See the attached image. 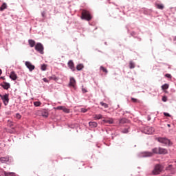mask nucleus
Wrapping results in <instances>:
<instances>
[{"mask_svg": "<svg viewBox=\"0 0 176 176\" xmlns=\"http://www.w3.org/2000/svg\"><path fill=\"white\" fill-rule=\"evenodd\" d=\"M81 19L82 20H86L87 21H90V20H91L92 19L90 12L86 10H82V12L81 13Z\"/></svg>", "mask_w": 176, "mask_h": 176, "instance_id": "f257e3e1", "label": "nucleus"}, {"mask_svg": "<svg viewBox=\"0 0 176 176\" xmlns=\"http://www.w3.org/2000/svg\"><path fill=\"white\" fill-rule=\"evenodd\" d=\"M164 167L159 164L154 166V169L152 170L153 175H159L162 171H163Z\"/></svg>", "mask_w": 176, "mask_h": 176, "instance_id": "f03ea898", "label": "nucleus"}, {"mask_svg": "<svg viewBox=\"0 0 176 176\" xmlns=\"http://www.w3.org/2000/svg\"><path fill=\"white\" fill-rule=\"evenodd\" d=\"M152 152H144L143 153V156L144 157H149L151 156H153V153H155L156 155H160V147L153 148Z\"/></svg>", "mask_w": 176, "mask_h": 176, "instance_id": "7ed1b4c3", "label": "nucleus"}, {"mask_svg": "<svg viewBox=\"0 0 176 176\" xmlns=\"http://www.w3.org/2000/svg\"><path fill=\"white\" fill-rule=\"evenodd\" d=\"M157 141L161 144H164V145H171V142L166 138L159 137L157 138Z\"/></svg>", "mask_w": 176, "mask_h": 176, "instance_id": "20e7f679", "label": "nucleus"}, {"mask_svg": "<svg viewBox=\"0 0 176 176\" xmlns=\"http://www.w3.org/2000/svg\"><path fill=\"white\" fill-rule=\"evenodd\" d=\"M0 98H1L4 105H8L9 104V95L6 94L5 95H0Z\"/></svg>", "mask_w": 176, "mask_h": 176, "instance_id": "39448f33", "label": "nucleus"}, {"mask_svg": "<svg viewBox=\"0 0 176 176\" xmlns=\"http://www.w3.org/2000/svg\"><path fill=\"white\" fill-rule=\"evenodd\" d=\"M35 50L38 52V53H41V54H43V45L41 43H38L35 45Z\"/></svg>", "mask_w": 176, "mask_h": 176, "instance_id": "423d86ee", "label": "nucleus"}, {"mask_svg": "<svg viewBox=\"0 0 176 176\" xmlns=\"http://www.w3.org/2000/svg\"><path fill=\"white\" fill-rule=\"evenodd\" d=\"M38 115H40V116H43V118H48L49 111H47V110H40L38 111Z\"/></svg>", "mask_w": 176, "mask_h": 176, "instance_id": "0eeeda50", "label": "nucleus"}, {"mask_svg": "<svg viewBox=\"0 0 176 176\" xmlns=\"http://www.w3.org/2000/svg\"><path fill=\"white\" fill-rule=\"evenodd\" d=\"M144 133L146 134H153V133H155V129L153 127L146 126L144 129Z\"/></svg>", "mask_w": 176, "mask_h": 176, "instance_id": "6e6552de", "label": "nucleus"}, {"mask_svg": "<svg viewBox=\"0 0 176 176\" xmlns=\"http://www.w3.org/2000/svg\"><path fill=\"white\" fill-rule=\"evenodd\" d=\"M69 86V87H74V89H75V86H76V80L74 77L70 78Z\"/></svg>", "mask_w": 176, "mask_h": 176, "instance_id": "1a4fd4ad", "label": "nucleus"}, {"mask_svg": "<svg viewBox=\"0 0 176 176\" xmlns=\"http://www.w3.org/2000/svg\"><path fill=\"white\" fill-rule=\"evenodd\" d=\"M25 65L28 68L29 71L32 72L35 69V66L32 65L30 62H25Z\"/></svg>", "mask_w": 176, "mask_h": 176, "instance_id": "9d476101", "label": "nucleus"}, {"mask_svg": "<svg viewBox=\"0 0 176 176\" xmlns=\"http://www.w3.org/2000/svg\"><path fill=\"white\" fill-rule=\"evenodd\" d=\"M9 160H10L9 156L0 157L1 163H8V162H9Z\"/></svg>", "mask_w": 176, "mask_h": 176, "instance_id": "9b49d317", "label": "nucleus"}, {"mask_svg": "<svg viewBox=\"0 0 176 176\" xmlns=\"http://www.w3.org/2000/svg\"><path fill=\"white\" fill-rule=\"evenodd\" d=\"M103 123H109V124H113V118H106L102 120Z\"/></svg>", "mask_w": 176, "mask_h": 176, "instance_id": "f8f14e48", "label": "nucleus"}, {"mask_svg": "<svg viewBox=\"0 0 176 176\" xmlns=\"http://www.w3.org/2000/svg\"><path fill=\"white\" fill-rule=\"evenodd\" d=\"M68 65L70 69H72V71H75V65L74 64V62L72 60H69L68 62Z\"/></svg>", "mask_w": 176, "mask_h": 176, "instance_id": "ddd939ff", "label": "nucleus"}, {"mask_svg": "<svg viewBox=\"0 0 176 176\" xmlns=\"http://www.w3.org/2000/svg\"><path fill=\"white\" fill-rule=\"evenodd\" d=\"M168 153L167 149L160 147V155H167Z\"/></svg>", "mask_w": 176, "mask_h": 176, "instance_id": "4468645a", "label": "nucleus"}, {"mask_svg": "<svg viewBox=\"0 0 176 176\" xmlns=\"http://www.w3.org/2000/svg\"><path fill=\"white\" fill-rule=\"evenodd\" d=\"M1 86L5 89V90L10 89V84L9 82H3Z\"/></svg>", "mask_w": 176, "mask_h": 176, "instance_id": "2eb2a0df", "label": "nucleus"}, {"mask_svg": "<svg viewBox=\"0 0 176 176\" xmlns=\"http://www.w3.org/2000/svg\"><path fill=\"white\" fill-rule=\"evenodd\" d=\"M10 78L12 80H16V79H17V75L16 74V73H15L14 72H12L10 73Z\"/></svg>", "mask_w": 176, "mask_h": 176, "instance_id": "dca6fc26", "label": "nucleus"}, {"mask_svg": "<svg viewBox=\"0 0 176 176\" xmlns=\"http://www.w3.org/2000/svg\"><path fill=\"white\" fill-rule=\"evenodd\" d=\"M4 176H16V173L14 172H3Z\"/></svg>", "mask_w": 176, "mask_h": 176, "instance_id": "f3484780", "label": "nucleus"}, {"mask_svg": "<svg viewBox=\"0 0 176 176\" xmlns=\"http://www.w3.org/2000/svg\"><path fill=\"white\" fill-rule=\"evenodd\" d=\"M8 8V5L6 4V3H3L2 4V6L0 7V12H3V10H5V9Z\"/></svg>", "mask_w": 176, "mask_h": 176, "instance_id": "a211bd4d", "label": "nucleus"}, {"mask_svg": "<svg viewBox=\"0 0 176 176\" xmlns=\"http://www.w3.org/2000/svg\"><path fill=\"white\" fill-rule=\"evenodd\" d=\"M94 119L95 120H98L100 119H102V115L101 114H96V115H94Z\"/></svg>", "mask_w": 176, "mask_h": 176, "instance_id": "6ab92c4d", "label": "nucleus"}, {"mask_svg": "<svg viewBox=\"0 0 176 176\" xmlns=\"http://www.w3.org/2000/svg\"><path fill=\"white\" fill-rule=\"evenodd\" d=\"M85 68V66H83V64H79L76 66L77 71H82Z\"/></svg>", "mask_w": 176, "mask_h": 176, "instance_id": "aec40b11", "label": "nucleus"}, {"mask_svg": "<svg viewBox=\"0 0 176 176\" xmlns=\"http://www.w3.org/2000/svg\"><path fill=\"white\" fill-rule=\"evenodd\" d=\"M29 45L30 46V47H34V46H35V41L34 40H29Z\"/></svg>", "mask_w": 176, "mask_h": 176, "instance_id": "412c9836", "label": "nucleus"}, {"mask_svg": "<svg viewBox=\"0 0 176 176\" xmlns=\"http://www.w3.org/2000/svg\"><path fill=\"white\" fill-rule=\"evenodd\" d=\"M89 124L91 126V127H97L98 126V124L96 122H90Z\"/></svg>", "mask_w": 176, "mask_h": 176, "instance_id": "4be33fe9", "label": "nucleus"}, {"mask_svg": "<svg viewBox=\"0 0 176 176\" xmlns=\"http://www.w3.org/2000/svg\"><path fill=\"white\" fill-rule=\"evenodd\" d=\"M155 6L157 9H160L161 10H163V9H164V6H163V4H156Z\"/></svg>", "mask_w": 176, "mask_h": 176, "instance_id": "5701e85b", "label": "nucleus"}, {"mask_svg": "<svg viewBox=\"0 0 176 176\" xmlns=\"http://www.w3.org/2000/svg\"><path fill=\"white\" fill-rule=\"evenodd\" d=\"M129 68L131 69H133V68H135V65L134 64V63H133V61H131L129 63Z\"/></svg>", "mask_w": 176, "mask_h": 176, "instance_id": "b1692460", "label": "nucleus"}, {"mask_svg": "<svg viewBox=\"0 0 176 176\" xmlns=\"http://www.w3.org/2000/svg\"><path fill=\"white\" fill-rule=\"evenodd\" d=\"M100 71H102V72H104V74H108V70L103 66L100 67Z\"/></svg>", "mask_w": 176, "mask_h": 176, "instance_id": "393cba45", "label": "nucleus"}, {"mask_svg": "<svg viewBox=\"0 0 176 176\" xmlns=\"http://www.w3.org/2000/svg\"><path fill=\"white\" fill-rule=\"evenodd\" d=\"M65 113H69V109L63 106V109L62 110Z\"/></svg>", "mask_w": 176, "mask_h": 176, "instance_id": "a878e982", "label": "nucleus"}, {"mask_svg": "<svg viewBox=\"0 0 176 176\" xmlns=\"http://www.w3.org/2000/svg\"><path fill=\"white\" fill-rule=\"evenodd\" d=\"M168 84H164V85L162 86V90H167V89H168Z\"/></svg>", "mask_w": 176, "mask_h": 176, "instance_id": "bb28decb", "label": "nucleus"}, {"mask_svg": "<svg viewBox=\"0 0 176 176\" xmlns=\"http://www.w3.org/2000/svg\"><path fill=\"white\" fill-rule=\"evenodd\" d=\"M166 170L168 171H171L173 170V165H168L166 168Z\"/></svg>", "mask_w": 176, "mask_h": 176, "instance_id": "cd10ccee", "label": "nucleus"}, {"mask_svg": "<svg viewBox=\"0 0 176 176\" xmlns=\"http://www.w3.org/2000/svg\"><path fill=\"white\" fill-rule=\"evenodd\" d=\"M41 104H42L41 102H34V107H41Z\"/></svg>", "mask_w": 176, "mask_h": 176, "instance_id": "c85d7f7f", "label": "nucleus"}, {"mask_svg": "<svg viewBox=\"0 0 176 176\" xmlns=\"http://www.w3.org/2000/svg\"><path fill=\"white\" fill-rule=\"evenodd\" d=\"M100 105H102V107H104V108H108V104L107 103H104L103 102H100Z\"/></svg>", "mask_w": 176, "mask_h": 176, "instance_id": "c756f323", "label": "nucleus"}, {"mask_svg": "<svg viewBox=\"0 0 176 176\" xmlns=\"http://www.w3.org/2000/svg\"><path fill=\"white\" fill-rule=\"evenodd\" d=\"M63 108H64V106H58L56 107L55 109H58V111H63Z\"/></svg>", "mask_w": 176, "mask_h": 176, "instance_id": "7c9ffc66", "label": "nucleus"}, {"mask_svg": "<svg viewBox=\"0 0 176 176\" xmlns=\"http://www.w3.org/2000/svg\"><path fill=\"white\" fill-rule=\"evenodd\" d=\"M15 118H16V119H21V115H20V113H16V115H15Z\"/></svg>", "mask_w": 176, "mask_h": 176, "instance_id": "2f4dec72", "label": "nucleus"}, {"mask_svg": "<svg viewBox=\"0 0 176 176\" xmlns=\"http://www.w3.org/2000/svg\"><path fill=\"white\" fill-rule=\"evenodd\" d=\"M50 79H52L53 80H58V78L54 76L50 77Z\"/></svg>", "mask_w": 176, "mask_h": 176, "instance_id": "473e14b6", "label": "nucleus"}, {"mask_svg": "<svg viewBox=\"0 0 176 176\" xmlns=\"http://www.w3.org/2000/svg\"><path fill=\"white\" fill-rule=\"evenodd\" d=\"M41 69L42 71H46V65H42Z\"/></svg>", "mask_w": 176, "mask_h": 176, "instance_id": "72a5a7b5", "label": "nucleus"}, {"mask_svg": "<svg viewBox=\"0 0 176 176\" xmlns=\"http://www.w3.org/2000/svg\"><path fill=\"white\" fill-rule=\"evenodd\" d=\"M87 111V109L82 108L80 109V112H82V113H85V112Z\"/></svg>", "mask_w": 176, "mask_h": 176, "instance_id": "f704fd0d", "label": "nucleus"}, {"mask_svg": "<svg viewBox=\"0 0 176 176\" xmlns=\"http://www.w3.org/2000/svg\"><path fill=\"white\" fill-rule=\"evenodd\" d=\"M8 126H10V127H12V126H13V122L8 120Z\"/></svg>", "mask_w": 176, "mask_h": 176, "instance_id": "c9c22d12", "label": "nucleus"}, {"mask_svg": "<svg viewBox=\"0 0 176 176\" xmlns=\"http://www.w3.org/2000/svg\"><path fill=\"white\" fill-rule=\"evenodd\" d=\"M131 101H132L133 102H138V100H137V99H135V98H131Z\"/></svg>", "mask_w": 176, "mask_h": 176, "instance_id": "e433bc0d", "label": "nucleus"}, {"mask_svg": "<svg viewBox=\"0 0 176 176\" xmlns=\"http://www.w3.org/2000/svg\"><path fill=\"white\" fill-rule=\"evenodd\" d=\"M82 93H87V89L86 88H82Z\"/></svg>", "mask_w": 176, "mask_h": 176, "instance_id": "4c0bfd02", "label": "nucleus"}, {"mask_svg": "<svg viewBox=\"0 0 176 176\" xmlns=\"http://www.w3.org/2000/svg\"><path fill=\"white\" fill-rule=\"evenodd\" d=\"M43 82H45V83H49V80H47V78H44L43 79Z\"/></svg>", "mask_w": 176, "mask_h": 176, "instance_id": "58836bf2", "label": "nucleus"}, {"mask_svg": "<svg viewBox=\"0 0 176 176\" xmlns=\"http://www.w3.org/2000/svg\"><path fill=\"white\" fill-rule=\"evenodd\" d=\"M162 101H164V102H166V101H167V97L166 96L162 97Z\"/></svg>", "mask_w": 176, "mask_h": 176, "instance_id": "ea45409f", "label": "nucleus"}, {"mask_svg": "<svg viewBox=\"0 0 176 176\" xmlns=\"http://www.w3.org/2000/svg\"><path fill=\"white\" fill-rule=\"evenodd\" d=\"M164 116L170 117V113H164Z\"/></svg>", "mask_w": 176, "mask_h": 176, "instance_id": "a19ab883", "label": "nucleus"}, {"mask_svg": "<svg viewBox=\"0 0 176 176\" xmlns=\"http://www.w3.org/2000/svg\"><path fill=\"white\" fill-rule=\"evenodd\" d=\"M165 76H166V78H171V74H166L165 75Z\"/></svg>", "mask_w": 176, "mask_h": 176, "instance_id": "79ce46f5", "label": "nucleus"}, {"mask_svg": "<svg viewBox=\"0 0 176 176\" xmlns=\"http://www.w3.org/2000/svg\"><path fill=\"white\" fill-rule=\"evenodd\" d=\"M122 133H129V131L127 129H124L122 131Z\"/></svg>", "mask_w": 176, "mask_h": 176, "instance_id": "37998d69", "label": "nucleus"}, {"mask_svg": "<svg viewBox=\"0 0 176 176\" xmlns=\"http://www.w3.org/2000/svg\"><path fill=\"white\" fill-rule=\"evenodd\" d=\"M168 127H171V125L170 124H167Z\"/></svg>", "mask_w": 176, "mask_h": 176, "instance_id": "c03bdc74", "label": "nucleus"}, {"mask_svg": "<svg viewBox=\"0 0 176 176\" xmlns=\"http://www.w3.org/2000/svg\"><path fill=\"white\" fill-rule=\"evenodd\" d=\"M0 75H2V70L0 69Z\"/></svg>", "mask_w": 176, "mask_h": 176, "instance_id": "a18cd8bd", "label": "nucleus"}, {"mask_svg": "<svg viewBox=\"0 0 176 176\" xmlns=\"http://www.w3.org/2000/svg\"><path fill=\"white\" fill-rule=\"evenodd\" d=\"M1 107H2V103L0 102V108H1Z\"/></svg>", "mask_w": 176, "mask_h": 176, "instance_id": "49530a36", "label": "nucleus"}]
</instances>
